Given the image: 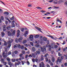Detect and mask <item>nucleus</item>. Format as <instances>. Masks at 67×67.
Wrapping results in <instances>:
<instances>
[{"label":"nucleus","mask_w":67,"mask_h":67,"mask_svg":"<svg viewBox=\"0 0 67 67\" xmlns=\"http://www.w3.org/2000/svg\"><path fill=\"white\" fill-rule=\"evenodd\" d=\"M5 51H6L7 50V49L8 48V47L7 46H5Z\"/></svg>","instance_id":"obj_42"},{"label":"nucleus","mask_w":67,"mask_h":67,"mask_svg":"<svg viewBox=\"0 0 67 67\" xmlns=\"http://www.w3.org/2000/svg\"><path fill=\"white\" fill-rule=\"evenodd\" d=\"M35 48L34 47H33L32 48V51L33 52H35Z\"/></svg>","instance_id":"obj_15"},{"label":"nucleus","mask_w":67,"mask_h":67,"mask_svg":"<svg viewBox=\"0 0 67 67\" xmlns=\"http://www.w3.org/2000/svg\"><path fill=\"white\" fill-rule=\"evenodd\" d=\"M28 57V55L27 54L25 56V58H27Z\"/></svg>","instance_id":"obj_60"},{"label":"nucleus","mask_w":67,"mask_h":67,"mask_svg":"<svg viewBox=\"0 0 67 67\" xmlns=\"http://www.w3.org/2000/svg\"><path fill=\"white\" fill-rule=\"evenodd\" d=\"M43 40L44 41H47V38H46L44 37L43 38Z\"/></svg>","instance_id":"obj_37"},{"label":"nucleus","mask_w":67,"mask_h":67,"mask_svg":"<svg viewBox=\"0 0 67 67\" xmlns=\"http://www.w3.org/2000/svg\"><path fill=\"white\" fill-rule=\"evenodd\" d=\"M8 65H10V67H11V66H13V63H12L11 62H8Z\"/></svg>","instance_id":"obj_7"},{"label":"nucleus","mask_w":67,"mask_h":67,"mask_svg":"<svg viewBox=\"0 0 67 67\" xmlns=\"http://www.w3.org/2000/svg\"><path fill=\"white\" fill-rule=\"evenodd\" d=\"M12 27H15V25L14 24V23H13L12 24Z\"/></svg>","instance_id":"obj_41"},{"label":"nucleus","mask_w":67,"mask_h":67,"mask_svg":"<svg viewBox=\"0 0 67 67\" xmlns=\"http://www.w3.org/2000/svg\"><path fill=\"white\" fill-rule=\"evenodd\" d=\"M38 30V31H40V32H41V33H42V31H41V28H40V27H38V28L37 29Z\"/></svg>","instance_id":"obj_24"},{"label":"nucleus","mask_w":67,"mask_h":67,"mask_svg":"<svg viewBox=\"0 0 67 67\" xmlns=\"http://www.w3.org/2000/svg\"><path fill=\"white\" fill-rule=\"evenodd\" d=\"M3 56L4 57H5V58H6V57H7V54L5 53H3Z\"/></svg>","instance_id":"obj_8"},{"label":"nucleus","mask_w":67,"mask_h":67,"mask_svg":"<svg viewBox=\"0 0 67 67\" xmlns=\"http://www.w3.org/2000/svg\"><path fill=\"white\" fill-rule=\"evenodd\" d=\"M24 28H22L21 29V31L22 32H23V31H24Z\"/></svg>","instance_id":"obj_43"},{"label":"nucleus","mask_w":67,"mask_h":67,"mask_svg":"<svg viewBox=\"0 0 67 67\" xmlns=\"http://www.w3.org/2000/svg\"><path fill=\"white\" fill-rule=\"evenodd\" d=\"M18 47V44H15L14 46V48H15L16 47Z\"/></svg>","instance_id":"obj_32"},{"label":"nucleus","mask_w":67,"mask_h":67,"mask_svg":"<svg viewBox=\"0 0 67 67\" xmlns=\"http://www.w3.org/2000/svg\"><path fill=\"white\" fill-rule=\"evenodd\" d=\"M29 39L31 41L33 40V35H30L29 36Z\"/></svg>","instance_id":"obj_4"},{"label":"nucleus","mask_w":67,"mask_h":67,"mask_svg":"<svg viewBox=\"0 0 67 67\" xmlns=\"http://www.w3.org/2000/svg\"><path fill=\"white\" fill-rule=\"evenodd\" d=\"M32 55L33 58H35L36 57L35 56H37V54L36 53H33L32 54Z\"/></svg>","instance_id":"obj_6"},{"label":"nucleus","mask_w":67,"mask_h":67,"mask_svg":"<svg viewBox=\"0 0 67 67\" xmlns=\"http://www.w3.org/2000/svg\"><path fill=\"white\" fill-rule=\"evenodd\" d=\"M51 46L52 47V48H53L54 46H55V44L54 43H52L51 44Z\"/></svg>","instance_id":"obj_16"},{"label":"nucleus","mask_w":67,"mask_h":67,"mask_svg":"<svg viewBox=\"0 0 67 67\" xmlns=\"http://www.w3.org/2000/svg\"><path fill=\"white\" fill-rule=\"evenodd\" d=\"M65 4L67 6V2H66L65 3Z\"/></svg>","instance_id":"obj_62"},{"label":"nucleus","mask_w":67,"mask_h":67,"mask_svg":"<svg viewBox=\"0 0 67 67\" xmlns=\"http://www.w3.org/2000/svg\"><path fill=\"white\" fill-rule=\"evenodd\" d=\"M7 44H8L5 41V42L4 43V45H7Z\"/></svg>","instance_id":"obj_54"},{"label":"nucleus","mask_w":67,"mask_h":67,"mask_svg":"<svg viewBox=\"0 0 67 67\" xmlns=\"http://www.w3.org/2000/svg\"><path fill=\"white\" fill-rule=\"evenodd\" d=\"M39 36H40L39 35H37L35 36L34 37L35 38H38L39 37Z\"/></svg>","instance_id":"obj_22"},{"label":"nucleus","mask_w":67,"mask_h":67,"mask_svg":"<svg viewBox=\"0 0 67 67\" xmlns=\"http://www.w3.org/2000/svg\"><path fill=\"white\" fill-rule=\"evenodd\" d=\"M36 52L37 54H40V52L38 51H36Z\"/></svg>","instance_id":"obj_36"},{"label":"nucleus","mask_w":67,"mask_h":67,"mask_svg":"<svg viewBox=\"0 0 67 67\" xmlns=\"http://www.w3.org/2000/svg\"><path fill=\"white\" fill-rule=\"evenodd\" d=\"M3 64L4 65H5L7 64V62H3Z\"/></svg>","instance_id":"obj_48"},{"label":"nucleus","mask_w":67,"mask_h":67,"mask_svg":"<svg viewBox=\"0 0 67 67\" xmlns=\"http://www.w3.org/2000/svg\"><path fill=\"white\" fill-rule=\"evenodd\" d=\"M26 42H27V40L25 39L23 41V44H24V43H26Z\"/></svg>","instance_id":"obj_13"},{"label":"nucleus","mask_w":67,"mask_h":67,"mask_svg":"<svg viewBox=\"0 0 67 67\" xmlns=\"http://www.w3.org/2000/svg\"><path fill=\"white\" fill-rule=\"evenodd\" d=\"M27 64L28 65H30V62H29L28 61L27 62Z\"/></svg>","instance_id":"obj_61"},{"label":"nucleus","mask_w":67,"mask_h":67,"mask_svg":"<svg viewBox=\"0 0 67 67\" xmlns=\"http://www.w3.org/2000/svg\"><path fill=\"white\" fill-rule=\"evenodd\" d=\"M6 59L7 61H9V62H10L11 61V59H10L9 58L7 57Z\"/></svg>","instance_id":"obj_17"},{"label":"nucleus","mask_w":67,"mask_h":67,"mask_svg":"<svg viewBox=\"0 0 67 67\" xmlns=\"http://www.w3.org/2000/svg\"><path fill=\"white\" fill-rule=\"evenodd\" d=\"M18 47L19 48H21V46L20 44H18Z\"/></svg>","instance_id":"obj_39"},{"label":"nucleus","mask_w":67,"mask_h":67,"mask_svg":"<svg viewBox=\"0 0 67 67\" xmlns=\"http://www.w3.org/2000/svg\"><path fill=\"white\" fill-rule=\"evenodd\" d=\"M16 31L15 30H14L12 32L11 34V36H14L15 35V32Z\"/></svg>","instance_id":"obj_5"},{"label":"nucleus","mask_w":67,"mask_h":67,"mask_svg":"<svg viewBox=\"0 0 67 67\" xmlns=\"http://www.w3.org/2000/svg\"><path fill=\"white\" fill-rule=\"evenodd\" d=\"M55 1L56 2V1H57V0H55L54 1V2L53 3L54 4H57V2H55Z\"/></svg>","instance_id":"obj_44"},{"label":"nucleus","mask_w":67,"mask_h":67,"mask_svg":"<svg viewBox=\"0 0 67 67\" xmlns=\"http://www.w3.org/2000/svg\"><path fill=\"white\" fill-rule=\"evenodd\" d=\"M16 61V60H15V59H12V61L13 62H15Z\"/></svg>","instance_id":"obj_35"},{"label":"nucleus","mask_w":67,"mask_h":67,"mask_svg":"<svg viewBox=\"0 0 67 67\" xmlns=\"http://www.w3.org/2000/svg\"><path fill=\"white\" fill-rule=\"evenodd\" d=\"M48 47L49 48V51H51V45H49L48 46Z\"/></svg>","instance_id":"obj_11"},{"label":"nucleus","mask_w":67,"mask_h":67,"mask_svg":"<svg viewBox=\"0 0 67 67\" xmlns=\"http://www.w3.org/2000/svg\"><path fill=\"white\" fill-rule=\"evenodd\" d=\"M22 53L23 54H24L25 53V51H22Z\"/></svg>","instance_id":"obj_53"},{"label":"nucleus","mask_w":67,"mask_h":67,"mask_svg":"<svg viewBox=\"0 0 67 67\" xmlns=\"http://www.w3.org/2000/svg\"><path fill=\"white\" fill-rule=\"evenodd\" d=\"M52 61L53 63H54V62H55V58H54V57H53L52 58Z\"/></svg>","instance_id":"obj_12"},{"label":"nucleus","mask_w":67,"mask_h":67,"mask_svg":"<svg viewBox=\"0 0 67 67\" xmlns=\"http://www.w3.org/2000/svg\"><path fill=\"white\" fill-rule=\"evenodd\" d=\"M64 65L65 66H67V63H65L64 64Z\"/></svg>","instance_id":"obj_64"},{"label":"nucleus","mask_w":67,"mask_h":67,"mask_svg":"<svg viewBox=\"0 0 67 67\" xmlns=\"http://www.w3.org/2000/svg\"><path fill=\"white\" fill-rule=\"evenodd\" d=\"M24 59V58L23 56L20 57V58H19V60H22V59Z\"/></svg>","instance_id":"obj_21"},{"label":"nucleus","mask_w":67,"mask_h":67,"mask_svg":"<svg viewBox=\"0 0 67 67\" xmlns=\"http://www.w3.org/2000/svg\"><path fill=\"white\" fill-rule=\"evenodd\" d=\"M10 20L12 21L13 20H14V16H13L12 18H10Z\"/></svg>","instance_id":"obj_31"},{"label":"nucleus","mask_w":67,"mask_h":67,"mask_svg":"<svg viewBox=\"0 0 67 67\" xmlns=\"http://www.w3.org/2000/svg\"><path fill=\"white\" fill-rule=\"evenodd\" d=\"M48 56V53H47L44 55V57H47Z\"/></svg>","instance_id":"obj_38"},{"label":"nucleus","mask_w":67,"mask_h":67,"mask_svg":"<svg viewBox=\"0 0 67 67\" xmlns=\"http://www.w3.org/2000/svg\"><path fill=\"white\" fill-rule=\"evenodd\" d=\"M14 53L15 54H16L18 53V51H14Z\"/></svg>","instance_id":"obj_57"},{"label":"nucleus","mask_w":67,"mask_h":67,"mask_svg":"<svg viewBox=\"0 0 67 67\" xmlns=\"http://www.w3.org/2000/svg\"><path fill=\"white\" fill-rule=\"evenodd\" d=\"M1 18L2 20H3V19H4V18L2 16H1Z\"/></svg>","instance_id":"obj_52"},{"label":"nucleus","mask_w":67,"mask_h":67,"mask_svg":"<svg viewBox=\"0 0 67 67\" xmlns=\"http://www.w3.org/2000/svg\"><path fill=\"white\" fill-rule=\"evenodd\" d=\"M35 62H36L37 63H38V59H36L35 60Z\"/></svg>","instance_id":"obj_50"},{"label":"nucleus","mask_w":67,"mask_h":67,"mask_svg":"<svg viewBox=\"0 0 67 67\" xmlns=\"http://www.w3.org/2000/svg\"><path fill=\"white\" fill-rule=\"evenodd\" d=\"M58 55L59 56H62V54H60V52L58 53Z\"/></svg>","instance_id":"obj_40"},{"label":"nucleus","mask_w":67,"mask_h":67,"mask_svg":"<svg viewBox=\"0 0 67 67\" xmlns=\"http://www.w3.org/2000/svg\"><path fill=\"white\" fill-rule=\"evenodd\" d=\"M23 40V38H22V37H21L20 38H19L18 39L19 42H20V41H21V40Z\"/></svg>","instance_id":"obj_18"},{"label":"nucleus","mask_w":67,"mask_h":67,"mask_svg":"<svg viewBox=\"0 0 67 67\" xmlns=\"http://www.w3.org/2000/svg\"><path fill=\"white\" fill-rule=\"evenodd\" d=\"M58 47V46L57 45H54V47L53 48H57Z\"/></svg>","instance_id":"obj_33"},{"label":"nucleus","mask_w":67,"mask_h":67,"mask_svg":"<svg viewBox=\"0 0 67 67\" xmlns=\"http://www.w3.org/2000/svg\"><path fill=\"white\" fill-rule=\"evenodd\" d=\"M41 51L42 52H44V51H46V47L43 46V47H41Z\"/></svg>","instance_id":"obj_2"},{"label":"nucleus","mask_w":67,"mask_h":67,"mask_svg":"<svg viewBox=\"0 0 67 67\" xmlns=\"http://www.w3.org/2000/svg\"><path fill=\"white\" fill-rule=\"evenodd\" d=\"M30 43L31 45H32V46H33L34 44H33V42H30Z\"/></svg>","instance_id":"obj_56"},{"label":"nucleus","mask_w":67,"mask_h":67,"mask_svg":"<svg viewBox=\"0 0 67 67\" xmlns=\"http://www.w3.org/2000/svg\"><path fill=\"white\" fill-rule=\"evenodd\" d=\"M15 42L16 43H18V42H19V39H15Z\"/></svg>","instance_id":"obj_29"},{"label":"nucleus","mask_w":67,"mask_h":67,"mask_svg":"<svg viewBox=\"0 0 67 67\" xmlns=\"http://www.w3.org/2000/svg\"><path fill=\"white\" fill-rule=\"evenodd\" d=\"M32 62L33 63H34V62H35V59H34L33 58V59H32Z\"/></svg>","instance_id":"obj_49"},{"label":"nucleus","mask_w":67,"mask_h":67,"mask_svg":"<svg viewBox=\"0 0 67 67\" xmlns=\"http://www.w3.org/2000/svg\"><path fill=\"white\" fill-rule=\"evenodd\" d=\"M50 65V66H54V64H53V63L52 62H51L49 63Z\"/></svg>","instance_id":"obj_27"},{"label":"nucleus","mask_w":67,"mask_h":67,"mask_svg":"<svg viewBox=\"0 0 67 67\" xmlns=\"http://www.w3.org/2000/svg\"><path fill=\"white\" fill-rule=\"evenodd\" d=\"M22 56H23V54H20L19 55V56H20V57H22Z\"/></svg>","instance_id":"obj_58"},{"label":"nucleus","mask_w":67,"mask_h":67,"mask_svg":"<svg viewBox=\"0 0 67 67\" xmlns=\"http://www.w3.org/2000/svg\"><path fill=\"white\" fill-rule=\"evenodd\" d=\"M4 14H6V15H8L9 14V13L8 12H6L4 13Z\"/></svg>","instance_id":"obj_20"},{"label":"nucleus","mask_w":67,"mask_h":67,"mask_svg":"<svg viewBox=\"0 0 67 67\" xmlns=\"http://www.w3.org/2000/svg\"><path fill=\"white\" fill-rule=\"evenodd\" d=\"M11 52H9L8 53V55H11Z\"/></svg>","instance_id":"obj_59"},{"label":"nucleus","mask_w":67,"mask_h":67,"mask_svg":"<svg viewBox=\"0 0 67 67\" xmlns=\"http://www.w3.org/2000/svg\"><path fill=\"white\" fill-rule=\"evenodd\" d=\"M20 63H21V62H18V63L15 62V66H16L17 65H19V64H20Z\"/></svg>","instance_id":"obj_9"},{"label":"nucleus","mask_w":67,"mask_h":67,"mask_svg":"<svg viewBox=\"0 0 67 67\" xmlns=\"http://www.w3.org/2000/svg\"><path fill=\"white\" fill-rule=\"evenodd\" d=\"M19 35H20V33H17V34L16 36L17 37H19Z\"/></svg>","instance_id":"obj_47"},{"label":"nucleus","mask_w":67,"mask_h":67,"mask_svg":"<svg viewBox=\"0 0 67 67\" xmlns=\"http://www.w3.org/2000/svg\"><path fill=\"white\" fill-rule=\"evenodd\" d=\"M6 29L7 30H11V26L9 25L8 26H7L6 27Z\"/></svg>","instance_id":"obj_10"},{"label":"nucleus","mask_w":67,"mask_h":67,"mask_svg":"<svg viewBox=\"0 0 67 67\" xmlns=\"http://www.w3.org/2000/svg\"><path fill=\"white\" fill-rule=\"evenodd\" d=\"M24 46L23 45H22L21 46V49H24Z\"/></svg>","instance_id":"obj_26"},{"label":"nucleus","mask_w":67,"mask_h":67,"mask_svg":"<svg viewBox=\"0 0 67 67\" xmlns=\"http://www.w3.org/2000/svg\"><path fill=\"white\" fill-rule=\"evenodd\" d=\"M66 44V41H63V43L62 44L63 45H64V44Z\"/></svg>","instance_id":"obj_45"},{"label":"nucleus","mask_w":67,"mask_h":67,"mask_svg":"<svg viewBox=\"0 0 67 67\" xmlns=\"http://www.w3.org/2000/svg\"><path fill=\"white\" fill-rule=\"evenodd\" d=\"M46 60L47 62L48 61V58H46Z\"/></svg>","instance_id":"obj_46"},{"label":"nucleus","mask_w":67,"mask_h":67,"mask_svg":"<svg viewBox=\"0 0 67 67\" xmlns=\"http://www.w3.org/2000/svg\"><path fill=\"white\" fill-rule=\"evenodd\" d=\"M7 33L8 35H9V36H10V35L11 36V32L9 31H8Z\"/></svg>","instance_id":"obj_19"},{"label":"nucleus","mask_w":67,"mask_h":67,"mask_svg":"<svg viewBox=\"0 0 67 67\" xmlns=\"http://www.w3.org/2000/svg\"><path fill=\"white\" fill-rule=\"evenodd\" d=\"M47 67H50V66L48 64H47Z\"/></svg>","instance_id":"obj_63"},{"label":"nucleus","mask_w":67,"mask_h":67,"mask_svg":"<svg viewBox=\"0 0 67 67\" xmlns=\"http://www.w3.org/2000/svg\"><path fill=\"white\" fill-rule=\"evenodd\" d=\"M1 61L2 63H3L4 62V59H1Z\"/></svg>","instance_id":"obj_34"},{"label":"nucleus","mask_w":67,"mask_h":67,"mask_svg":"<svg viewBox=\"0 0 67 67\" xmlns=\"http://www.w3.org/2000/svg\"><path fill=\"white\" fill-rule=\"evenodd\" d=\"M44 58L43 57H41L40 58V60L41 61H43V60H44Z\"/></svg>","instance_id":"obj_30"},{"label":"nucleus","mask_w":67,"mask_h":67,"mask_svg":"<svg viewBox=\"0 0 67 67\" xmlns=\"http://www.w3.org/2000/svg\"><path fill=\"white\" fill-rule=\"evenodd\" d=\"M60 58H61V59L62 60H63V59H64V56H62Z\"/></svg>","instance_id":"obj_51"},{"label":"nucleus","mask_w":67,"mask_h":67,"mask_svg":"<svg viewBox=\"0 0 67 67\" xmlns=\"http://www.w3.org/2000/svg\"><path fill=\"white\" fill-rule=\"evenodd\" d=\"M13 41V40L11 38L9 39V41L8 42V47L9 48H10L11 47V43H12Z\"/></svg>","instance_id":"obj_1"},{"label":"nucleus","mask_w":67,"mask_h":67,"mask_svg":"<svg viewBox=\"0 0 67 67\" xmlns=\"http://www.w3.org/2000/svg\"><path fill=\"white\" fill-rule=\"evenodd\" d=\"M36 8L37 9H38V10H41V9H42V8H41V7H36Z\"/></svg>","instance_id":"obj_25"},{"label":"nucleus","mask_w":67,"mask_h":67,"mask_svg":"<svg viewBox=\"0 0 67 67\" xmlns=\"http://www.w3.org/2000/svg\"><path fill=\"white\" fill-rule=\"evenodd\" d=\"M1 34V36L2 37H3V36H4V35H5V34L4 33V32H2Z\"/></svg>","instance_id":"obj_23"},{"label":"nucleus","mask_w":67,"mask_h":67,"mask_svg":"<svg viewBox=\"0 0 67 67\" xmlns=\"http://www.w3.org/2000/svg\"><path fill=\"white\" fill-rule=\"evenodd\" d=\"M36 46L37 47H39L40 48V47H41V45H39L38 44H36Z\"/></svg>","instance_id":"obj_28"},{"label":"nucleus","mask_w":67,"mask_h":67,"mask_svg":"<svg viewBox=\"0 0 67 67\" xmlns=\"http://www.w3.org/2000/svg\"><path fill=\"white\" fill-rule=\"evenodd\" d=\"M60 58V57H59L58 58V61L59 62V63H60L61 62V61H62L61 59Z\"/></svg>","instance_id":"obj_14"},{"label":"nucleus","mask_w":67,"mask_h":67,"mask_svg":"<svg viewBox=\"0 0 67 67\" xmlns=\"http://www.w3.org/2000/svg\"><path fill=\"white\" fill-rule=\"evenodd\" d=\"M63 2L62 1H58V2L59 3V4H60V3H61V2Z\"/></svg>","instance_id":"obj_55"},{"label":"nucleus","mask_w":67,"mask_h":67,"mask_svg":"<svg viewBox=\"0 0 67 67\" xmlns=\"http://www.w3.org/2000/svg\"><path fill=\"white\" fill-rule=\"evenodd\" d=\"M45 64L44 63V62H41V63H40L39 64V66L40 67H44V65Z\"/></svg>","instance_id":"obj_3"}]
</instances>
